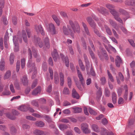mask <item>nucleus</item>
Instances as JSON below:
<instances>
[{
    "label": "nucleus",
    "instance_id": "nucleus-1",
    "mask_svg": "<svg viewBox=\"0 0 135 135\" xmlns=\"http://www.w3.org/2000/svg\"><path fill=\"white\" fill-rule=\"evenodd\" d=\"M29 58L30 59L27 64L28 67L30 68V72L33 71V75L32 76V78H34L35 76V74L37 73L36 68L35 67V65L34 62L31 61V59L32 58V54L31 50L30 49H28Z\"/></svg>",
    "mask_w": 135,
    "mask_h": 135
},
{
    "label": "nucleus",
    "instance_id": "nucleus-2",
    "mask_svg": "<svg viewBox=\"0 0 135 135\" xmlns=\"http://www.w3.org/2000/svg\"><path fill=\"white\" fill-rule=\"evenodd\" d=\"M69 24L74 32L79 33L80 32L79 26L77 22L74 23L71 20L69 21Z\"/></svg>",
    "mask_w": 135,
    "mask_h": 135
},
{
    "label": "nucleus",
    "instance_id": "nucleus-3",
    "mask_svg": "<svg viewBox=\"0 0 135 135\" xmlns=\"http://www.w3.org/2000/svg\"><path fill=\"white\" fill-rule=\"evenodd\" d=\"M81 128L83 132L86 134H88L91 132L89 128V125L87 123H83L81 124Z\"/></svg>",
    "mask_w": 135,
    "mask_h": 135
},
{
    "label": "nucleus",
    "instance_id": "nucleus-4",
    "mask_svg": "<svg viewBox=\"0 0 135 135\" xmlns=\"http://www.w3.org/2000/svg\"><path fill=\"white\" fill-rule=\"evenodd\" d=\"M98 53L101 59H102L104 58L106 60L108 59V57L106 52L103 48H101L100 51H98Z\"/></svg>",
    "mask_w": 135,
    "mask_h": 135
},
{
    "label": "nucleus",
    "instance_id": "nucleus-5",
    "mask_svg": "<svg viewBox=\"0 0 135 135\" xmlns=\"http://www.w3.org/2000/svg\"><path fill=\"white\" fill-rule=\"evenodd\" d=\"M35 31L37 33H41L42 35H45V33L42 26L41 25H36L35 26Z\"/></svg>",
    "mask_w": 135,
    "mask_h": 135
},
{
    "label": "nucleus",
    "instance_id": "nucleus-6",
    "mask_svg": "<svg viewBox=\"0 0 135 135\" xmlns=\"http://www.w3.org/2000/svg\"><path fill=\"white\" fill-rule=\"evenodd\" d=\"M47 29L48 31L51 32L52 34H56V32L55 30V27L53 23H50Z\"/></svg>",
    "mask_w": 135,
    "mask_h": 135
},
{
    "label": "nucleus",
    "instance_id": "nucleus-7",
    "mask_svg": "<svg viewBox=\"0 0 135 135\" xmlns=\"http://www.w3.org/2000/svg\"><path fill=\"white\" fill-rule=\"evenodd\" d=\"M97 10L99 12L103 14L108 15L109 14L108 10L104 7H100V8H98Z\"/></svg>",
    "mask_w": 135,
    "mask_h": 135
},
{
    "label": "nucleus",
    "instance_id": "nucleus-8",
    "mask_svg": "<svg viewBox=\"0 0 135 135\" xmlns=\"http://www.w3.org/2000/svg\"><path fill=\"white\" fill-rule=\"evenodd\" d=\"M101 135H114L112 132H107L106 129L104 128L101 129Z\"/></svg>",
    "mask_w": 135,
    "mask_h": 135
},
{
    "label": "nucleus",
    "instance_id": "nucleus-9",
    "mask_svg": "<svg viewBox=\"0 0 135 135\" xmlns=\"http://www.w3.org/2000/svg\"><path fill=\"white\" fill-rule=\"evenodd\" d=\"M52 56L54 60L55 61H56L57 60L59 59V56L57 50L56 49L54 50L53 52L52 53Z\"/></svg>",
    "mask_w": 135,
    "mask_h": 135
},
{
    "label": "nucleus",
    "instance_id": "nucleus-10",
    "mask_svg": "<svg viewBox=\"0 0 135 135\" xmlns=\"http://www.w3.org/2000/svg\"><path fill=\"white\" fill-rule=\"evenodd\" d=\"M41 87L40 86H38L36 89L33 90L32 93V95H36L40 93L41 91Z\"/></svg>",
    "mask_w": 135,
    "mask_h": 135
},
{
    "label": "nucleus",
    "instance_id": "nucleus-11",
    "mask_svg": "<svg viewBox=\"0 0 135 135\" xmlns=\"http://www.w3.org/2000/svg\"><path fill=\"white\" fill-rule=\"evenodd\" d=\"M115 61L116 66L117 67H119L120 66V64L122 63V60L119 56H117Z\"/></svg>",
    "mask_w": 135,
    "mask_h": 135
},
{
    "label": "nucleus",
    "instance_id": "nucleus-12",
    "mask_svg": "<svg viewBox=\"0 0 135 135\" xmlns=\"http://www.w3.org/2000/svg\"><path fill=\"white\" fill-rule=\"evenodd\" d=\"M77 69V72L78 77L80 81L81 82V84H83L84 82V80L81 73L79 69Z\"/></svg>",
    "mask_w": 135,
    "mask_h": 135
},
{
    "label": "nucleus",
    "instance_id": "nucleus-13",
    "mask_svg": "<svg viewBox=\"0 0 135 135\" xmlns=\"http://www.w3.org/2000/svg\"><path fill=\"white\" fill-rule=\"evenodd\" d=\"M21 81L23 84L25 86L27 85L28 83V80L26 76H23L21 79Z\"/></svg>",
    "mask_w": 135,
    "mask_h": 135
},
{
    "label": "nucleus",
    "instance_id": "nucleus-14",
    "mask_svg": "<svg viewBox=\"0 0 135 135\" xmlns=\"http://www.w3.org/2000/svg\"><path fill=\"white\" fill-rule=\"evenodd\" d=\"M109 22L110 24L115 28L116 30L118 31L119 28L117 27V24L116 23L113 21L111 19H109Z\"/></svg>",
    "mask_w": 135,
    "mask_h": 135
},
{
    "label": "nucleus",
    "instance_id": "nucleus-15",
    "mask_svg": "<svg viewBox=\"0 0 135 135\" xmlns=\"http://www.w3.org/2000/svg\"><path fill=\"white\" fill-rule=\"evenodd\" d=\"M24 41L26 42H27V38L26 32L25 30H22L21 32Z\"/></svg>",
    "mask_w": 135,
    "mask_h": 135
},
{
    "label": "nucleus",
    "instance_id": "nucleus-16",
    "mask_svg": "<svg viewBox=\"0 0 135 135\" xmlns=\"http://www.w3.org/2000/svg\"><path fill=\"white\" fill-rule=\"evenodd\" d=\"M72 95L73 98H76L77 99H79L80 97L79 95L74 88H73L72 90Z\"/></svg>",
    "mask_w": 135,
    "mask_h": 135
},
{
    "label": "nucleus",
    "instance_id": "nucleus-17",
    "mask_svg": "<svg viewBox=\"0 0 135 135\" xmlns=\"http://www.w3.org/2000/svg\"><path fill=\"white\" fill-rule=\"evenodd\" d=\"M5 63L4 60L3 58H2L0 62V69L1 70H3L5 68Z\"/></svg>",
    "mask_w": 135,
    "mask_h": 135
},
{
    "label": "nucleus",
    "instance_id": "nucleus-18",
    "mask_svg": "<svg viewBox=\"0 0 135 135\" xmlns=\"http://www.w3.org/2000/svg\"><path fill=\"white\" fill-rule=\"evenodd\" d=\"M33 133L36 135H45L44 132L38 129L35 130L33 132Z\"/></svg>",
    "mask_w": 135,
    "mask_h": 135
},
{
    "label": "nucleus",
    "instance_id": "nucleus-19",
    "mask_svg": "<svg viewBox=\"0 0 135 135\" xmlns=\"http://www.w3.org/2000/svg\"><path fill=\"white\" fill-rule=\"evenodd\" d=\"M34 41L35 42H37L38 45L41 48L42 47L43 44L42 41L39 38H37Z\"/></svg>",
    "mask_w": 135,
    "mask_h": 135
},
{
    "label": "nucleus",
    "instance_id": "nucleus-20",
    "mask_svg": "<svg viewBox=\"0 0 135 135\" xmlns=\"http://www.w3.org/2000/svg\"><path fill=\"white\" fill-rule=\"evenodd\" d=\"M35 125L38 127H43L45 126V123L42 121H37L35 123Z\"/></svg>",
    "mask_w": 135,
    "mask_h": 135
},
{
    "label": "nucleus",
    "instance_id": "nucleus-21",
    "mask_svg": "<svg viewBox=\"0 0 135 135\" xmlns=\"http://www.w3.org/2000/svg\"><path fill=\"white\" fill-rule=\"evenodd\" d=\"M91 127L94 131L98 132H99V128L98 126L96 124H93L91 125Z\"/></svg>",
    "mask_w": 135,
    "mask_h": 135
},
{
    "label": "nucleus",
    "instance_id": "nucleus-22",
    "mask_svg": "<svg viewBox=\"0 0 135 135\" xmlns=\"http://www.w3.org/2000/svg\"><path fill=\"white\" fill-rule=\"evenodd\" d=\"M18 109L21 111L26 112L28 110V107L27 105H22L20 106Z\"/></svg>",
    "mask_w": 135,
    "mask_h": 135
},
{
    "label": "nucleus",
    "instance_id": "nucleus-23",
    "mask_svg": "<svg viewBox=\"0 0 135 135\" xmlns=\"http://www.w3.org/2000/svg\"><path fill=\"white\" fill-rule=\"evenodd\" d=\"M71 109H73V112L74 113H80L82 112V108L80 107H72Z\"/></svg>",
    "mask_w": 135,
    "mask_h": 135
},
{
    "label": "nucleus",
    "instance_id": "nucleus-24",
    "mask_svg": "<svg viewBox=\"0 0 135 135\" xmlns=\"http://www.w3.org/2000/svg\"><path fill=\"white\" fill-rule=\"evenodd\" d=\"M45 45L47 49H49L50 47L49 40L48 38L47 37L45 38L44 40Z\"/></svg>",
    "mask_w": 135,
    "mask_h": 135
},
{
    "label": "nucleus",
    "instance_id": "nucleus-25",
    "mask_svg": "<svg viewBox=\"0 0 135 135\" xmlns=\"http://www.w3.org/2000/svg\"><path fill=\"white\" fill-rule=\"evenodd\" d=\"M124 88L125 90V93L123 97L124 99L126 100L127 99L128 96V90L127 86L126 85H125Z\"/></svg>",
    "mask_w": 135,
    "mask_h": 135
},
{
    "label": "nucleus",
    "instance_id": "nucleus-26",
    "mask_svg": "<svg viewBox=\"0 0 135 135\" xmlns=\"http://www.w3.org/2000/svg\"><path fill=\"white\" fill-rule=\"evenodd\" d=\"M54 83L56 84H58L59 82V75L57 72L54 73Z\"/></svg>",
    "mask_w": 135,
    "mask_h": 135
},
{
    "label": "nucleus",
    "instance_id": "nucleus-27",
    "mask_svg": "<svg viewBox=\"0 0 135 135\" xmlns=\"http://www.w3.org/2000/svg\"><path fill=\"white\" fill-rule=\"evenodd\" d=\"M61 56L63 62L65 63L66 66H68V57L66 56L65 57L62 54H61Z\"/></svg>",
    "mask_w": 135,
    "mask_h": 135
},
{
    "label": "nucleus",
    "instance_id": "nucleus-28",
    "mask_svg": "<svg viewBox=\"0 0 135 135\" xmlns=\"http://www.w3.org/2000/svg\"><path fill=\"white\" fill-rule=\"evenodd\" d=\"M112 101L114 104L116 103L117 102V95L115 92H113L112 94Z\"/></svg>",
    "mask_w": 135,
    "mask_h": 135
},
{
    "label": "nucleus",
    "instance_id": "nucleus-29",
    "mask_svg": "<svg viewBox=\"0 0 135 135\" xmlns=\"http://www.w3.org/2000/svg\"><path fill=\"white\" fill-rule=\"evenodd\" d=\"M30 103L31 104L34 106L38 107L39 106L38 102L36 100H31Z\"/></svg>",
    "mask_w": 135,
    "mask_h": 135
},
{
    "label": "nucleus",
    "instance_id": "nucleus-30",
    "mask_svg": "<svg viewBox=\"0 0 135 135\" xmlns=\"http://www.w3.org/2000/svg\"><path fill=\"white\" fill-rule=\"evenodd\" d=\"M105 6L109 9V12L115 8V6H114L109 4H106Z\"/></svg>",
    "mask_w": 135,
    "mask_h": 135
},
{
    "label": "nucleus",
    "instance_id": "nucleus-31",
    "mask_svg": "<svg viewBox=\"0 0 135 135\" xmlns=\"http://www.w3.org/2000/svg\"><path fill=\"white\" fill-rule=\"evenodd\" d=\"M52 18L54 20L58 26L60 25V21L57 16L55 15H53L52 16Z\"/></svg>",
    "mask_w": 135,
    "mask_h": 135
},
{
    "label": "nucleus",
    "instance_id": "nucleus-32",
    "mask_svg": "<svg viewBox=\"0 0 135 135\" xmlns=\"http://www.w3.org/2000/svg\"><path fill=\"white\" fill-rule=\"evenodd\" d=\"M43 118H45V120L49 123L52 121V120L51 118L49 116L47 115H44Z\"/></svg>",
    "mask_w": 135,
    "mask_h": 135
},
{
    "label": "nucleus",
    "instance_id": "nucleus-33",
    "mask_svg": "<svg viewBox=\"0 0 135 135\" xmlns=\"http://www.w3.org/2000/svg\"><path fill=\"white\" fill-rule=\"evenodd\" d=\"M60 85L62 86L64 83V76L63 74L61 73H60Z\"/></svg>",
    "mask_w": 135,
    "mask_h": 135
},
{
    "label": "nucleus",
    "instance_id": "nucleus-34",
    "mask_svg": "<svg viewBox=\"0 0 135 135\" xmlns=\"http://www.w3.org/2000/svg\"><path fill=\"white\" fill-rule=\"evenodd\" d=\"M11 134L13 135H15L17 133V130L13 126H12L11 127Z\"/></svg>",
    "mask_w": 135,
    "mask_h": 135
},
{
    "label": "nucleus",
    "instance_id": "nucleus-35",
    "mask_svg": "<svg viewBox=\"0 0 135 135\" xmlns=\"http://www.w3.org/2000/svg\"><path fill=\"white\" fill-rule=\"evenodd\" d=\"M6 115L8 118L11 120H15L16 118L15 116L11 115L9 113H6Z\"/></svg>",
    "mask_w": 135,
    "mask_h": 135
},
{
    "label": "nucleus",
    "instance_id": "nucleus-36",
    "mask_svg": "<svg viewBox=\"0 0 135 135\" xmlns=\"http://www.w3.org/2000/svg\"><path fill=\"white\" fill-rule=\"evenodd\" d=\"M105 28L107 33L109 35H112V32L110 28L106 25L105 26Z\"/></svg>",
    "mask_w": 135,
    "mask_h": 135
},
{
    "label": "nucleus",
    "instance_id": "nucleus-37",
    "mask_svg": "<svg viewBox=\"0 0 135 135\" xmlns=\"http://www.w3.org/2000/svg\"><path fill=\"white\" fill-rule=\"evenodd\" d=\"M11 73L10 71H7L5 74L4 76V79L8 78L10 76Z\"/></svg>",
    "mask_w": 135,
    "mask_h": 135
},
{
    "label": "nucleus",
    "instance_id": "nucleus-38",
    "mask_svg": "<svg viewBox=\"0 0 135 135\" xmlns=\"http://www.w3.org/2000/svg\"><path fill=\"white\" fill-rule=\"evenodd\" d=\"M88 111L89 113L93 115H95L97 114V113L90 107H89L88 108Z\"/></svg>",
    "mask_w": 135,
    "mask_h": 135
},
{
    "label": "nucleus",
    "instance_id": "nucleus-39",
    "mask_svg": "<svg viewBox=\"0 0 135 135\" xmlns=\"http://www.w3.org/2000/svg\"><path fill=\"white\" fill-rule=\"evenodd\" d=\"M110 12L114 16V17L118 15V12L115 9L110 11Z\"/></svg>",
    "mask_w": 135,
    "mask_h": 135
},
{
    "label": "nucleus",
    "instance_id": "nucleus-40",
    "mask_svg": "<svg viewBox=\"0 0 135 135\" xmlns=\"http://www.w3.org/2000/svg\"><path fill=\"white\" fill-rule=\"evenodd\" d=\"M26 59L24 58H22L21 60V66L22 69L24 68L25 64Z\"/></svg>",
    "mask_w": 135,
    "mask_h": 135
},
{
    "label": "nucleus",
    "instance_id": "nucleus-41",
    "mask_svg": "<svg viewBox=\"0 0 135 135\" xmlns=\"http://www.w3.org/2000/svg\"><path fill=\"white\" fill-rule=\"evenodd\" d=\"M107 72L109 78L112 82H113L114 81L113 77L112 75L110 73L109 70H107Z\"/></svg>",
    "mask_w": 135,
    "mask_h": 135
},
{
    "label": "nucleus",
    "instance_id": "nucleus-42",
    "mask_svg": "<svg viewBox=\"0 0 135 135\" xmlns=\"http://www.w3.org/2000/svg\"><path fill=\"white\" fill-rule=\"evenodd\" d=\"M119 12L125 15H128V13L125 10L119 8Z\"/></svg>",
    "mask_w": 135,
    "mask_h": 135
},
{
    "label": "nucleus",
    "instance_id": "nucleus-43",
    "mask_svg": "<svg viewBox=\"0 0 135 135\" xmlns=\"http://www.w3.org/2000/svg\"><path fill=\"white\" fill-rule=\"evenodd\" d=\"M59 128L61 130H64L67 128L66 125L64 124H60L59 126Z\"/></svg>",
    "mask_w": 135,
    "mask_h": 135
},
{
    "label": "nucleus",
    "instance_id": "nucleus-44",
    "mask_svg": "<svg viewBox=\"0 0 135 135\" xmlns=\"http://www.w3.org/2000/svg\"><path fill=\"white\" fill-rule=\"evenodd\" d=\"M114 18L117 21H118L119 22L122 24H123V22L120 18L119 17V15L115 16V17H114Z\"/></svg>",
    "mask_w": 135,
    "mask_h": 135
},
{
    "label": "nucleus",
    "instance_id": "nucleus-45",
    "mask_svg": "<svg viewBox=\"0 0 135 135\" xmlns=\"http://www.w3.org/2000/svg\"><path fill=\"white\" fill-rule=\"evenodd\" d=\"M31 50L33 52L34 56L35 58H37L38 56V55L37 54L36 50L34 47H32Z\"/></svg>",
    "mask_w": 135,
    "mask_h": 135
},
{
    "label": "nucleus",
    "instance_id": "nucleus-46",
    "mask_svg": "<svg viewBox=\"0 0 135 135\" xmlns=\"http://www.w3.org/2000/svg\"><path fill=\"white\" fill-rule=\"evenodd\" d=\"M32 115L34 116L39 118H41L43 117L44 115H42L41 114L33 113Z\"/></svg>",
    "mask_w": 135,
    "mask_h": 135
},
{
    "label": "nucleus",
    "instance_id": "nucleus-47",
    "mask_svg": "<svg viewBox=\"0 0 135 135\" xmlns=\"http://www.w3.org/2000/svg\"><path fill=\"white\" fill-rule=\"evenodd\" d=\"M19 40V37L18 36H14L13 37V41L14 44H18L17 42Z\"/></svg>",
    "mask_w": 135,
    "mask_h": 135
},
{
    "label": "nucleus",
    "instance_id": "nucleus-48",
    "mask_svg": "<svg viewBox=\"0 0 135 135\" xmlns=\"http://www.w3.org/2000/svg\"><path fill=\"white\" fill-rule=\"evenodd\" d=\"M94 33L96 34L99 37H100L101 36V35H102L101 33L99 32V31L96 29V28H94Z\"/></svg>",
    "mask_w": 135,
    "mask_h": 135
},
{
    "label": "nucleus",
    "instance_id": "nucleus-49",
    "mask_svg": "<svg viewBox=\"0 0 135 135\" xmlns=\"http://www.w3.org/2000/svg\"><path fill=\"white\" fill-rule=\"evenodd\" d=\"M105 95L107 97H109L110 95V92L107 88H105Z\"/></svg>",
    "mask_w": 135,
    "mask_h": 135
},
{
    "label": "nucleus",
    "instance_id": "nucleus-50",
    "mask_svg": "<svg viewBox=\"0 0 135 135\" xmlns=\"http://www.w3.org/2000/svg\"><path fill=\"white\" fill-rule=\"evenodd\" d=\"M9 60L11 64H12L14 61V57L13 55L11 54L10 56Z\"/></svg>",
    "mask_w": 135,
    "mask_h": 135
},
{
    "label": "nucleus",
    "instance_id": "nucleus-51",
    "mask_svg": "<svg viewBox=\"0 0 135 135\" xmlns=\"http://www.w3.org/2000/svg\"><path fill=\"white\" fill-rule=\"evenodd\" d=\"M71 121L73 123H76L77 121V120L74 118L68 117V122Z\"/></svg>",
    "mask_w": 135,
    "mask_h": 135
},
{
    "label": "nucleus",
    "instance_id": "nucleus-52",
    "mask_svg": "<svg viewBox=\"0 0 135 135\" xmlns=\"http://www.w3.org/2000/svg\"><path fill=\"white\" fill-rule=\"evenodd\" d=\"M101 84L103 85H104L106 83V80L105 77H102L100 79Z\"/></svg>",
    "mask_w": 135,
    "mask_h": 135
},
{
    "label": "nucleus",
    "instance_id": "nucleus-53",
    "mask_svg": "<svg viewBox=\"0 0 135 135\" xmlns=\"http://www.w3.org/2000/svg\"><path fill=\"white\" fill-rule=\"evenodd\" d=\"M90 74L91 75L93 76H95V71H94L93 69L92 65H91V67L90 68Z\"/></svg>",
    "mask_w": 135,
    "mask_h": 135
},
{
    "label": "nucleus",
    "instance_id": "nucleus-54",
    "mask_svg": "<svg viewBox=\"0 0 135 135\" xmlns=\"http://www.w3.org/2000/svg\"><path fill=\"white\" fill-rule=\"evenodd\" d=\"M14 44L15 46L14 47V51L15 52H17L19 50L18 44Z\"/></svg>",
    "mask_w": 135,
    "mask_h": 135
},
{
    "label": "nucleus",
    "instance_id": "nucleus-55",
    "mask_svg": "<svg viewBox=\"0 0 135 135\" xmlns=\"http://www.w3.org/2000/svg\"><path fill=\"white\" fill-rule=\"evenodd\" d=\"M86 64V69L87 71H88L89 70V69L90 67V65L89 61H85Z\"/></svg>",
    "mask_w": 135,
    "mask_h": 135
},
{
    "label": "nucleus",
    "instance_id": "nucleus-56",
    "mask_svg": "<svg viewBox=\"0 0 135 135\" xmlns=\"http://www.w3.org/2000/svg\"><path fill=\"white\" fill-rule=\"evenodd\" d=\"M63 32L64 34L66 35H68L67 29L65 26H63L62 28Z\"/></svg>",
    "mask_w": 135,
    "mask_h": 135
},
{
    "label": "nucleus",
    "instance_id": "nucleus-57",
    "mask_svg": "<svg viewBox=\"0 0 135 135\" xmlns=\"http://www.w3.org/2000/svg\"><path fill=\"white\" fill-rule=\"evenodd\" d=\"M26 118L27 119L33 121H35L36 120L35 118L31 116H27L26 117Z\"/></svg>",
    "mask_w": 135,
    "mask_h": 135
},
{
    "label": "nucleus",
    "instance_id": "nucleus-58",
    "mask_svg": "<svg viewBox=\"0 0 135 135\" xmlns=\"http://www.w3.org/2000/svg\"><path fill=\"white\" fill-rule=\"evenodd\" d=\"M49 71L50 74V76L51 79L52 80L53 79V70L52 69H51L50 68H49Z\"/></svg>",
    "mask_w": 135,
    "mask_h": 135
},
{
    "label": "nucleus",
    "instance_id": "nucleus-59",
    "mask_svg": "<svg viewBox=\"0 0 135 135\" xmlns=\"http://www.w3.org/2000/svg\"><path fill=\"white\" fill-rule=\"evenodd\" d=\"M22 127L23 129L25 130L29 129L30 127V126L28 125L24 124L23 125Z\"/></svg>",
    "mask_w": 135,
    "mask_h": 135
},
{
    "label": "nucleus",
    "instance_id": "nucleus-60",
    "mask_svg": "<svg viewBox=\"0 0 135 135\" xmlns=\"http://www.w3.org/2000/svg\"><path fill=\"white\" fill-rule=\"evenodd\" d=\"M90 26L91 27H92L94 28H94H95L96 26V24L94 22V21H93L89 23Z\"/></svg>",
    "mask_w": 135,
    "mask_h": 135
},
{
    "label": "nucleus",
    "instance_id": "nucleus-61",
    "mask_svg": "<svg viewBox=\"0 0 135 135\" xmlns=\"http://www.w3.org/2000/svg\"><path fill=\"white\" fill-rule=\"evenodd\" d=\"M112 31L114 36L117 38H119V36L117 34L116 31L114 29H112Z\"/></svg>",
    "mask_w": 135,
    "mask_h": 135
},
{
    "label": "nucleus",
    "instance_id": "nucleus-62",
    "mask_svg": "<svg viewBox=\"0 0 135 135\" xmlns=\"http://www.w3.org/2000/svg\"><path fill=\"white\" fill-rule=\"evenodd\" d=\"M124 103V100L123 98L121 97H120L118 100V104H123Z\"/></svg>",
    "mask_w": 135,
    "mask_h": 135
},
{
    "label": "nucleus",
    "instance_id": "nucleus-63",
    "mask_svg": "<svg viewBox=\"0 0 135 135\" xmlns=\"http://www.w3.org/2000/svg\"><path fill=\"white\" fill-rule=\"evenodd\" d=\"M74 129L75 132L78 133V134H80L81 133V131L79 129L78 127H75L74 128Z\"/></svg>",
    "mask_w": 135,
    "mask_h": 135
},
{
    "label": "nucleus",
    "instance_id": "nucleus-64",
    "mask_svg": "<svg viewBox=\"0 0 135 135\" xmlns=\"http://www.w3.org/2000/svg\"><path fill=\"white\" fill-rule=\"evenodd\" d=\"M37 80H35L33 81V84L31 86V88L32 89L34 88L37 85Z\"/></svg>",
    "mask_w": 135,
    "mask_h": 135
}]
</instances>
